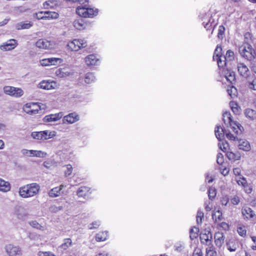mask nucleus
<instances>
[{
  "label": "nucleus",
  "instance_id": "nucleus-1",
  "mask_svg": "<svg viewBox=\"0 0 256 256\" xmlns=\"http://www.w3.org/2000/svg\"><path fill=\"white\" fill-rule=\"evenodd\" d=\"M40 189L39 184L32 182L24 185L19 188V194L23 198L34 196L38 194Z\"/></svg>",
  "mask_w": 256,
  "mask_h": 256
},
{
  "label": "nucleus",
  "instance_id": "nucleus-2",
  "mask_svg": "<svg viewBox=\"0 0 256 256\" xmlns=\"http://www.w3.org/2000/svg\"><path fill=\"white\" fill-rule=\"evenodd\" d=\"M98 10L95 8L78 6L76 9V14L84 18H93L98 14Z\"/></svg>",
  "mask_w": 256,
  "mask_h": 256
},
{
  "label": "nucleus",
  "instance_id": "nucleus-3",
  "mask_svg": "<svg viewBox=\"0 0 256 256\" xmlns=\"http://www.w3.org/2000/svg\"><path fill=\"white\" fill-rule=\"evenodd\" d=\"M239 52L242 57L250 61L254 60L256 56L255 50L248 44L240 46Z\"/></svg>",
  "mask_w": 256,
  "mask_h": 256
},
{
  "label": "nucleus",
  "instance_id": "nucleus-4",
  "mask_svg": "<svg viewBox=\"0 0 256 256\" xmlns=\"http://www.w3.org/2000/svg\"><path fill=\"white\" fill-rule=\"evenodd\" d=\"M223 120L225 124H229L235 134H238L239 132H242V126L238 123L234 121L230 112H224L223 114Z\"/></svg>",
  "mask_w": 256,
  "mask_h": 256
},
{
  "label": "nucleus",
  "instance_id": "nucleus-5",
  "mask_svg": "<svg viewBox=\"0 0 256 256\" xmlns=\"http://www.w3.org/2000/svg\"><path fill=\"white\" fill-rule=\"evenodd\" d=\"M86 46V41L82 39H74L72 41H70L67 44L68 49L70 51L74 52L78 51Z\"/></svg>",
  "mask_w": 256,
  "mask_h": 256
},
{
  "label": "nucleus",
  "instance_id": "nucleus-6",
  "mask_svg": "<svg viewBox=\"0 0 256 256\" xmlns=\"http://www.w3.org/2000/svg\"><path fill=\"white\" fill-rule=\"evenodd\" d=\"M3 90L6 94L14 98H20L24 94V91L21 88L12 86H4Z\"/></svg>",
  "mask_w": 256,
  "mask_h": 256
},
{
  "label": "nucleus",
  "instance_id": "nucleus-7",
  "mask_svg": "<svg viewBox=\"0 0 256 256\" xmlns=\"http://www.w3.org/2000/svg\"><path fill=\"white\" fill-rule=\"evenodd\" d=\"M31 136L34 139L40 140H44L53 138L56 136L55 132L44 130L40 132H34Z\"/></svg>",
  "mask_w": 256,
  "mask_h": 256
},
{
  "label": "nucleus",
  "instance_id": "nucleus-8",
  "mask_svg": "<svg viewBox=\"0 0 256 256\" xmlns=\"http://www.w3.org/2000/svg\"><path fill=\"white\" fill-rule=\"evenodd\" d=\"M35 45L37 48L40 50H50L54 48L56 43L46 38H40L36 42Z\"/></svg>",
  "mask_w": 256,
  "mask_h": 256
},
{
  "label": "nucleus",
  "instance_id": "nucleus-9",
  "mask_svg": "<svg viewBox=\"0 0 256 256\" xmlns=\"http://www.w3.org/2000/svg\"><path fill=\"white\" fill-rule=\"evenodd\" d=\"M222 50V46H217L213 54V60L216 61L218 68H223L226 66V62L222 60L224 55Z\"/></svg>",
  "mask_w": 256,
  "mask_h": 256
},
{
  "label": "nucleus",
  "instance_id": "nucleus-10",
  "mask_svg": "<svg viewBox=\"0 0 256 256\" xmlns=\"http://www.w3.org/2000/svg\"><path fill=\"white\" fill-rule=\"evenodd\" d=\"M24 110L26 114L32 115L38 114L41 110V108L37 102H28L24 104Z\"/></svg>",
  "mask_w": 256,
  "mask_h": 256
},
{
  "label": "nucleus",
  "instance_id": "nucleus-11",
  "mask_svg": "<svg viewBox=\"0 0 256 256\" xmlns=\"http://www.w3.org/2000/svg\"><path fill=\"white\" fill-rule=\"evenodd\" d=\"M226 66L223 68H219L221 74L225 77L226 80L232 84L236 80L235 74L231 70L226 68Z\"/></svg>",
  "mask_w": 256,
  "mask_h": 256
},
{
  "label": "nucleus",
  "instance_id": "nucleus-12",
  "mask_svg": "<svg viewBox=\"0 0 256 256\" xmlns=\"http://www.w3.org/2000/svg\"><path fill=\"white\" fill-rule=\"evenodd\" d=\"M212 236L211 232L204 229L200 234V240L202 244L210 245L212 242Z\"/></svg>",
  "mask_w": 256,
  "mask_h": 256
},
{
  "label": "nucleus",
  "instance_id": "nucleus-13",
  "mask_svg": "<svg viewBox=\"0 0 256 256\" xmlns=\"http://www.w3.org/2000/svg\"><path fill=\"white\" fill-rule=\"evenodd\" d=\"M40 62L41 66H56L58 62H62V60L60 58H50L42 59L40 60Z\"/></svg>",
  "mask_w": 256,
  "mask_h": 256
},
{
  "label": "nucleus",
  "instance_id": "nucleus-14",
  "mask_svg": "<svg viewBox=\"0 0 256 256\" xmlns=\"http://www.w3.org/2000/svg\"><path fill=\"white\" fill-rule=\"evenodd\" d=\"M92 194L91 188L88 186H82L77 190L76 194L79 198L87 199Z\"/></svg>",
  "mask_w": 256,
  "mask_h": 256
},
{
  "label": "nucleus",
  "instance_id": "nucleus-15",
  "mask_svg": "<svg viewBox=\"0 0 256 256\" xmlns=\"http://www.w3.org/2000/svg\"><path fill=\"white\" fill-rule=\"evenodd\" d=\"M226 245L230 252H234L240 248V242L236 238H231L226 242Z\"/></svg>",
  "mask_w": 256,
  "mask_h": 256
},
{
  "label": "nucleus",
  "instance_id": "nucleus-16",
  "mask_svg": "<svg viewBox=\"0 0 256 256\" xmlns=\"http://www.w3.org/2000/svg\"><path fill=\"white\" fill-rule=\"evenodd\" d=\"M18 45L16 40L10 39L6 42L4 43L0 46V48L2 50L8 51L14 49Z\"/></svg>",
  "mask_w": 256,
  "mask_h": 256
},
{
  "label": "nucleus",
  "instance_id": "nucleus-17",
  "mask_svg": "<svg viewBox=\"0 0 256 256\" xmlns=\"http://www.w3.org/2000/svg\"><path fill=\"white\" fill-rule=\"evenodd\" d=\"M39 88L44 90H50L54 89L57 85L56 82L50 80H42L39 84Z\"/></svg>",
  "mask_w": 256,
  "mask_h": 256
},
{
  "label": "nucleus",
  "instance_id": "nucleus-18",
  "mask_svg": "<svg viewBox=\"0 0 256 256\" xmlns=\"http://www.w3.org/2000/svg\"><path fill=\"white\" fill-rule=\"evenodd\" d=\"M237 68L240 74L244 78H246L248 77L250 74L248 68L244 63H238L237 65Z\"/></svg>",
  "mask_w": 256,
  "mask_h": 256
},
{
  "label": "nucleus",
  "instance_id": "nucleus-19",
  "mask_svg": "<svg viewBox=\"0 0 256 256\" xmlns=\"http://www.w3.org/2000/svg\"><path fill=\"white\" fill-rule=\"evenodd\" d=\"M6 250L10 256H16L21 254V250L20 248L9 244L6 246Z\"/></svg>",
  "mask_w": 256,
  "mask_h": 256
},
{
  "label": "nucleus",
  "instance_id": "nucleus-20",
  "mask_svg": "<svg viewBox=\"0 0 256 256\" xmlns=\"http://www.w3.org/2000/svg\"><path fill=\"white\" fill-rule=\"evenodd\" d=\"M79 120L78 116L76 112L70 113L64 116V123L72 124Z\"/></svg>",
  "mask_w": 256,
  "mask_h": 256
},
{
  "label": "nucleus",
  "instance_id": "nucleus-21",
  "mask_svg": "<svg viewBox=\"0 0 256 256\" xmlns=\"http://www.w3.org/2000/svg\"><path fill=\"white\" fill-rule=\"evenodd\" d=\"M23 154L30 156L44 157L46 155V153L40 150H24Z\"/></svg>",
  "mask_w": 256,
  "mask_h": 256
},
{
  "label": "nucleus",
  "instance_id": "nucleus-22",
  "mask_svg": "<svg viewBox=\"0 0 256 256\" xmlns=\"http://www.w3.org/2000/svg\"><path fill=\"white\" fill-rule=\"evenodd\" d=\"M62 116V114L61 112L51 114L45 116L44 118V121L46 122H56L60 120Z\"/></svg>",
  "mask_w": 256,
  "mask_h": 256
},
{
  "label": "nucleus",
  "instance_id": "nucleus-23",
  "mask_svg": "<svg viewBox=\"0 0 256 256\" xmlns=\"http://www.w3.org/2000/svg\"><path fill=\"white\" fill-rule=\"evenodd\" d=\"M87 26L88 23L82 18L76 20L74 22V27L80 30H85Z\"/></svg>",
  "mask_w": 256,
  "mask_h": 256
},
{
  "label": "nucleus",
  "instance_id": "nucleus-24",
  "mask_svg": "<svg viewBox=\"0 0 256 256\" xmlns=\"http://www.w3.org/2000/svg\"><path fill=\"white\" fill-rule=\"evenodd\" d=\"M242 212L244 219L250 220L256 216L254 212L248 207L242 208Z\"/></svg>",
  "mask_w": 256,
  "mask_h": 256
},
{
  "label": "nucleus",
  "instance_id": "nucleus-25",
  "mask_svg": "<svg viewBox=\"0 0 256 256\" xmlns=\"http://www.w3.org/2000/svg\"><path fill=\"white\" fill-rule=\"evenodd\" d=\"M211 18L207 15H205L202 18V20H203L202 24L204 27V28L207 30H212V31L214 30V26H212V22H210Z\"/></svg>",
  "mask_w": 256,
  "mask_h": 256
},
{
  "label": "nucleus",
  "instance_id": "nucleus-26",
  "mask_svg": "<svg viewBox=\"0 0 256 256\" xmlns=\"http://www.w3.org/2000/svg\"><path fill=\"white\" fill-rule=\"evenodd\" d=\"M98 60V58L94 54H90L85 58L86 64L90 66L96 65Z\"/></svg>",
  "mask_w": 256,
  "mask_h": 256
},
{
  "label": "nucleus",
  "instance_id": "nucleus-27",
  "mask_svg": "<svg viewBox=\"0 0 256 256\" xmlns=\"http://www.w3.org/2000/svg\"><path fill=\"white\" fill-rule=\"evenodd\" d=\"M214 242L218 247H221L224 243V236L222 232H218L214 234Z\"/></svg>",
  "mask_w": 256,
  "mask_h": 256
},
{
  "label": "nucleus",
  "instance_id": "nucleus-28",
  "mask_svg": "<svg viewBox=\"0 0 256 256\" xmlns=\"http://www.w3.org/2000/svg\"><path fill=\"white\" fill-rule=\"evenodd\" d=\"M32 26V24L29 21L26 20L17 24L16 28L18 30L28 29Z\"/></svg>",
  "mask_w": 256,
  "mask_h": 256
},
{
  "label": "nucleus",
  "instance_id": "nucleus-29",
  "mask_svg": "<svg viewBox=\"0 0 256 256\" xmlns=\"http://www.w3.org/2000/svg\"><path fill=\"white\" fill-rule=\"evenodd\" d=\"M226 156L231 162H235L239 160L240 158V154L238 152H233L228 151L226 154Z\"/></svg>",
  "mask_w": 256,
  "mask_h": 256
},
{
  "label": "nucleus",
  "instance_id": "nucleus-30",
  "mask_svg": "<svg viewBox=\"0 0 256 256\" xmlns=\"http://www.w3.org/2000/svg\"><path fill=\"white\" fill-rule=\"evenodd\" d=\"M64 188L63 185H60V186L55 187L49 192L48 195L50 197L54 198L56 197L60 194V191Z\"/></svg>",
  "mask_w": 256,
  "mask_h": 256
},
{
  "label": "nucleus",
  "instance_id": "nucleus-31",
  "mask_svg": "<svg viewBox=\"0 0 256 256\" xmlns=\"http://www.w3.org/2000/svg\"><path fill=\"white\" fill-rule=\"evenodd\" d=\"M10 190V183L0 178V191L7 192Z\"/></svg>",
  "mask_w": 256,
  "mask_h": 256
},
{
  "label": "nucleus",
  "instance_id": "nucleus-32",
  "mask_svg": "<svg viewBox=\"0 0 256 256\" xmlns=\"http://www.w3.org/2000/svg\"><path fill=\"white\" fill-rule=\"evenodd\" d=\"M214 132L216 138L219 140H221L224 138V129L220 126H217L215 128Z\"/></svg>",
  "mask_w": 256,
  "mask_h": 256
},
{
  "label": "nucleus",
  "instance_id": "nucleus-33",
  "mask_svg": "<svg viewBox=\"0 0 256 256\" xmlns=\"http://www.w3.org/2000/svg\"><path fill=\"white\" fill-rule=\"evenodd\" d=\"M108 233L107 232H100L98 233L96 236V240L97 242H104L108 239Z\"/></svg>",
  "mask_w": 256,
  "mask_h": 256
},
{
  "label": "nucleus",
  "instance_id": "nucleus-34",
  "mask_svg": "<svg viewBox=\"0 0 256 256\" xmlns=\"http://www.w3.org/2000/svg\"><path fill=\"white\" fill-rule=\"evenodd\" d=\"M230 106L232 112L236 114H239L241 112L240 107L237 102L234 101H231Z\"/></svg>",
  "mask_w": 256,
  "mask_h": 256
},
{
  "label": "nucleus",
  "instance_id": "nucleus-35",
  "mask_svg": "<svg viewBox=\"0 0 256 256\" xmlns=\"http://www.w3.org/2000/svg\"><path fill=\"white\" fill-rule=\"evenodd\" d=\"M234 54L233 51L229 50L226 52V55L224 56L223 60L226 62V65L228 62L234 60Z\"/></svg>",
  "mask_w": 256,
  "mask_h": 256
},
{
  "label": "nucleus",
  "instance_id": "nucleus-36",
  "mask_svg": "<svg viewBox=\"0 0 256 256\" xmlns=\"http://www.w3.org/2000/svg\"><path fill=\"white\" fill-rule=\"evenodd\" d=\"M72 240L70 238H64V242L60 244L59 248L62 250H66L72 246Z\"/></svg>",
  "mask_w": 256,
  "mask_h": 256
},
{
  "label": "nucleus",
  "instance_id": "nucleus-37",
  "mask_svg": "<svg viewBox=\"0 0 256 256\" xmlns=\"http://www.w3.org/2000/svg\"><path fill=\"white\" fill-rule=\"evenodd\" d=\"M212 218L215 222L221 221L223 218L222 212L220 210L214 211L212 214Z\"/></svg>",
  "mask_w": 256,
  "mask_h": 256
},
{
  "label": "nucleus",
  "instance_id": "nucleus-38",
  "mask_svg": "<svg viewBox=\"0 0 256 256\" xmlns=\"http://www.w3.org/2000/svg\"><path fill=\"white\" fill-rule=\"evenodd\" d=\"M246 86L250 90H256V76H252L251 80L248 81Z\"/></svg>",
  "mask_w": 256,
  "mask_h": 256
},
{
  "label": "nucleus",
  "instance_id": "nucleus-39",
  "mask_svg": "<svg viewBox=\"0 0 256 256\" xmlns=\"http://www.w3.org/2000/svg\"><path fill=\"white\" fill-rule=\"evenodd\" d=\"M238 148L244 151H248L250 149V146L248 142L242 141L240 142Z\"/></svg>",
  "mask_w": 256,
  "mask_h": 256
},
{
  "label": "nucleus",
  "instance_id": "nucleus-40",
  "mask_svg": "<svg viewBox=\"0 0 256 256\" xmlns=\"http://www.w3.org/2000/svg\"><path fill=\"white\" fill-rule=\"evenodd\" d=\"M199 229L198 228L194 226L190 231V236L191 240H193L197 238L198 236Z\"/></svg>",
  "mask_w": 256,
  "mask_h": 256
},
{
  "label": "nucleus",
  "instance_id": "nucleus-41",
  "mask_svg": "<svg viewBox=\"0 0 256 256\" xmlns=\"http://www.w3.org/2000/svg\"><path fill=\"white\" fill-rule=\"evenodd\" d=\"M237 232L242 237L245 238L246 236V230L244 225H240L237 228Z\"/></svg>",
  "mask_w": 256,
  "mask_h": 256
},
{
  "label": "nucleus",
  "instance_id": "nucleus-42",
  "mask_svg": "<svg viewBox=\"0 0 256 256\" xmlns=\"http://www.w3.org/2000/svg\"><path fill=\"white\" fill-rule=\"evenodd\" d=\"M95 79V77L94 74L92 72H88L84 77V82L88 84H90L94 82Z\"/></svg>",
  "mask_w": 256,
  "mask_h": 256
},
{
  "label": "nucleus",
  "instance_id": "nucleus-43",
  "mask_svg": "<svg viewBox=\"0 0 256 256\" xmlns=\"http://www.w3.org/2000/svg\"><path fill=\"white\" fill-rule=\"evenodd\" d=\"M46 16V20L56 19L58 18L59 14L55 12L46 11L45 12Z\"/></svg>",
  "mask_w": 256,
  "mask_h": 256
},
{
  "label": "nucleus",
  "instance_id": "nucleus-44",
  "mask_svg": "<svg viewBox=\"0 0 256 256\" xmlns=\"http://www.w3.org/2000/svg\"><path fill=\"white\" fill-rule=\"evenodd\" d=\"M56 4V1L54 0H48L43 4L44 7L45 8H53Z\"/></svg>",
  "mask_w": 256,
  "mask_h": 256
},
{
  "label": "nucleus",
  "instance_id": "nucleus-45",
  "mask_svg": "<svg viewBox=\"0 0 256 256\" xmlns=\"http://www.w3.org/2000/svg\"><path fill=\"white\" fill-rule=\"evenodd\" d=\"M244 114L247 118L253 119L256 117V112L252 109L247 108L245 110Z\"/></svg>",
  "mask_w": 256,
  "mask_h": 256
},
{
  "label": "nucleus",
  "instance_id": "nucleus-46",
  "mask_svg": "<svg viewBox=\"0 0 256 256\" xmlns=\"http://www.w3.org/2000/svg\"><path fill=\"white\" fill-rule=\"evenodd\" d=\"M216 252L212 246L206 248V256H216Z\"/></svg>",
  "mask_w": 256,
  "mask_h": 256
},
{
  "label": "nucleus",
  "instance_id": "nucleus-47",
  "mask_svg": "<svg viewBox=\"0 0 256 256\" xmlns=\"http://www.w3.org/2000/svg\"><path fill=\"white\" fill-rule=\"evenodd\" d=\"M220 149L224 152L227 153L228 150L230 149L229 144L226 141H223L222 143L220 144Z\"/></svg>",
  "mask_w": 256,
  "mask_h": 256
},
{
  "label": "nucleus",
  "instance_id": "nucleus-48",
  "mask_svg": "<svg viewBox=\"0 0 256 256\" xmlns=\"http://www.w3.org/2000/svg\"><path fill=\"white\" fill-rule=\"evenodd\" d=\"M208 198L210 200H213L216 194V191L214 188H210L208 191Z\"/></svg>",
  "mask_w": 256,
  "mask_h": 256
},
{
  "label": "nucleus",
  "instance_id": "nucleus-49",
  "mask_svg": "<svg viewBox=\"0 0 256 256\" xmlns=\"http://www.w3.org/2000/svg\"><path fill=\"white\" fill-rule=\"evenodd\" d=\"M204 217V214L203 212L201 211H198L196 214V222L198 224H201L202 222V220Z\"/></svg>",
  "mask_w": 256,
  "mask_h": 256
},
{
  "label": "nucleus",
  "instance_id": "nucleus-50",
  "mask_svg": "<svg viewBox=\"0 0 256 256\" xmlns=\"http://www.w3.org/2000/svg\"><path fill=\"white\" fill-rule=\"evenodd\" d=\"M216 162L220 166H222L224 162V156L221 153H218L216 156Z\"/></svg>",
  "mask_w": 256,
  "mask_h": 256
},
{
  "label": "nucleus",
  "instance_id": "nucleus-51",
  "mask_svg": "<svg viewBox=\"0 0 256 256\" xmlns=\"http://www.w3.org/2000/svg\"><path fill=\"white\" fill-rule=\"evenodd\" d=\"M46 12H40L36 13V17L38 20H46Z\"/></svg>",
  "mask_w": 256,
  "mask_h": 256
},
{
  "label": "nucleus",
  "instance_id": "nucleus-52",
  "mask_svg": "<svg viewBox=\"0 0 256 256\" xmlns=\"http://www.w3.org/2000/svg\"><path fill=\"white\" fill-rule=\"evenodd\" d=\"M192 256H203L202 249L198 247L196 248L194 250Z\"/></svg>",
  "mask_w": 256,
  "mask_h": 256
},
{
  "label": "nucleus",
  "instance_id": "nucleus-53",
  "mask_svg": "<svg viewBox=\"0 0 256 256\" xmlns=\"http://www.w3.org/2000/svg\"><path fill=\"white\" fill-rule=\"evenodd\" d=\"M236 180L239 186H242L247 182L246 179L244 177H240L238 179H236Z\"/></svg>",
  "mask_w": 256,
  "mask_h": 256
},
{
  "label": "nucleus",
  "instance_id": "nucleus-54",
  "mask_svg": "<svg viewBox=\"0 0 256 256\" xmlns=\"http://www.w3.org/2000/svg\"><path fill=\"white\" fill-rule=\"evenodd\" d=\"M66 166V170L64 172V174L65 176H70L72 174V167L71 164H67Z\"/></svg>",
  "mask_w": 256,
  "mask_h": 256
},
{
  "label": "nucleus",
  "instance_id": "nucleus-55",
  "mask_svg": "<svg viewBox=\"0 0 256 256\" xmlns=\"http://www.w3.org/2000/svg\"><path fill=\"white\" fill-rule=\"evenodd\" d=\"M30 224L34 228L39 230L43 229V226L39 224L36 221H32L30 222Z\"/></svg>",
  "mask_w": 256,
  "mask_h": 256
},
{
  "label": "nucleus",
  "instance_id": "nucleus-56",
  "mask_svg": "<svg viewBox=\"0 0 256 256\" xmlns=\"http://www.w3.org/2000/svg\"><path fill=\"white\" fill-rule=\"evenodd\" d=\"M38 256H56L54 254L50 252H38Z\"/></svg>",
  "mask_w": 256,
  "mask_h": 256
},
{
  "label": "nucleus",
  "instance_id": "nucleus-57",
  "mask_svg": "<svg viewBox=\"0 0 256 256\" xmlns=\"http://www.w3.org/2000/svg\"><path fill=\"white\" fill-rule=\"evenodd\" d=\"M231 202L234 205H238L240 202V198L237 196H234L232 198Z\"/></svg>",
  "mask_w": 256,
  "mask_h": 256
},
{
  "label": "nucleus",
  "instance_id": "nucleus-58",
  "mask_svg": "<svg viewBox=\"0 0 256 256\" xmlns=\"http://www.w3.org/2000/svg\"><path fill=\"white\" fill-rule=\"evenodd\" d=\"M244 188V190L248 194H250L252 192V186L248 184V182L246 183V184H244L242 186Z\"/></svg>",
  "mask_w": 256,
  "mask_h": 256
},
{
  "label": "nucleus",
  "instance_id": "nucleus-59",
  "mask_svg": "<svg viewBox=\"0 0 256 256\" xmlns=\"http://www.w3.org/2000/svg\"><path fill=\"white\" fill-rule=\"evenodd\" d=\"M100 225V223L99 222L95 221L90 224L89 228L90 230L97 228H98Z\"/></svg>",
  "mask_w": 256,
  "mask_h": 256
},
{
  "label": "nucleus",
  "instance_id": "nucleus-60",
  "mask_svg": "<svg viewBox=\"0 0 256 256\" xmlns=\"http://www.w3.org/2000/svg\"><path fill=\"white\" fill-rule=\"evenodd\" d=\"M225 28L223 26H220L218 28V36L219 38L222 36L224 34Z\"/></svg>",
  "mask_w": 256,
  "mask_h": 256
},
{
  "label": "nucleus",
  "instance_id": "nucleus-61",
  "mask_svg": "<svg viewBox=\"0 0 256 256\" xmlns=\"http://www.w3.org/2000/svg\"><path fill=\"white\" fill-rule=\"evenodd\" d=\"M220 170L221 172V174H223L224 176H227L229 172V170L228 168L224 167L223 166H222L220 168Z\"/></svg>",
  "mask_w": 256,
  "mask_h": 256
},
{
  "label": "nucleus",
  "instance_id": "nucleus-62",
  "mask_svg": "<svg viewBox=\"0 0 256 256\" xmlns=\"http://www.w3.org/2000/svg\"><path fill=\"white\" fill-rule=\"evenodd\" d=\"M250 68L251 70L256 74V60H253L250 63Z\"/></svg>",
  "mask_w": 256,
  "mask_h": 256
},
{
  "label": "nucleus",
  "instance_id": "nucleus-63",
  "mask_svg": "<svg viewBox=\"0 0 256 256\" xmlns=\"http://www.w3.org/2000/svg\"><path fill=\"white\" fill-rule=\"evenodd\" d=\"M229 202V198L227 196H224L221 199V203L224 206H226Z\"/></svg>",
  "mask_w": 256,
  "mask_h": 256
},
{
  "label": "nucleus",
  "instance_id": "nucleus-64",
  "mask_svg": "<svg viewBox=\"0 0 256 256\" xmlns=\"http://www.w3.org/2000/svg\"><path fill=\"white\" fill-rule=\"evenodd\" d=\"M226 138L231 140H236L237 138L236 136H234V134H232L230 132L226 133Z\"/></svg>",
  "mask_w": 256,
  "mask_h": 256
}]
</instances>
